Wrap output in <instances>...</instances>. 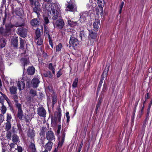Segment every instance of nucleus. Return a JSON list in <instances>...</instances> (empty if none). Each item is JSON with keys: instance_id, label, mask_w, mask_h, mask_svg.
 Here are the masks:
<instances>
[{"instance_id": "55", "label": "nucleus", "mask_w": 152, "mask_h": 152, "mask_svg": "<svg viewBox=\"0 0 152 152\" xmlns=\"http://www.w3.org/2000/svg\"><path fill=\"white\" fill-rule=\"evenodd\" d=\"M18 131V129L17 128H15L14 127H12V132L14 133H16Z\"/></svg>"}, {"instance_id": "27", "label": "nucleus", "mask_w": 152, "mask_h": 152, "mask_svg": "<svg viewBox=\"0 0 152 152\" xmlns=\"http://www.w3.org/2000/svg\"><path fill=\"white\" fill-rule=\"evenodd\" d=\"M36 40H38L37 42V45H40L42 43L43 41V38L41 37H40L39 38H36Z\"/></svg>"}, {"instance_id": "37", "label": "nucleus", "mask_w": 152, "mask_h": 152, "mask_svg": "<svg viewBox=\"0 0 152 152\" xmlns=\"http://www.w3.org/2000/svg\"><path fill=\"white\" fill-rule=\"evenodd\" d=\"M86 35L84 32V31L82 30L80 32V36L81 39L85 37Z\"/></svg>"}, {"instance_id": "22", "label": "nucleus", "mask_w": 152, "mask_h": 152, "mask_svg": "<svg viewBox=\"0 0 152 152\" xmlns=\"http://www.w3.org/2000/svg\"><path fill=\"white\" fill-rule=\"evenodd\" d=\"M28 131L27 132L28 136L31 139L33 138L35 136L33 130L32 129H28Z\"/></svg>"}, {"instance_id": "6", "label": "nucleus", "mask_w": 152, "mask_h": 152, "mask_svg": "<svg viewBox=\"0 0 152 152\" xmlns=\"http://www.w3.org/2000/svg\"><path fill=\"white\" fill-rule=\"evenodd\" d=\"M64 25V23L63 20L61 19L57 20L54 24L55 26L60 29L62 28Z\"/></svg>"}, {"instance_id": "43", "label": "nucleus", "mask_w": 152, "mask_h": 152, "mask_svg": "<svg viewBox=\"0 0 152 152\" xmlns=\"http://www.w3.org/2000/svg\"><path fill=\"white\" fill-rule=\"evenodd\" d=\"M102 100L101 99H100L99 100L98 102L96 105V110H97L99 108V107L100 106V105L102 103Z\"/></svg>"}, {"instance_id": "59", "label": "nucleus", "mask_w": 152, "mask_h": 152, "mask_svg": "<svg viewBox=\"0 0 152 152\" xmlns=\"http://www.w3.org/2000/svg\"><path fill=\"white\" fill-rule=\"evenodd\" d=\"M49 39V42L52 48H53V44L52 42L50 40V39Z\"/></svg>"}, {"instance_id": "25", "label": "nucleus", "mask_w": 152, "mask_h": 152, "mask_svg": "<svg viewBox=\"0 0 152 152\" xmlns=\"http://www.w3.org/2000/svg\"><path fill=\"white\" fill-rule=\"evenodd\" d=\"M56 67L55 65H53L52 63H50L49 64L48 68L50 70L52 71L53 73L55 74V68Z\"/></svg>"}, {"instance_id": "2", "label": "nucleus", "mask_w": 152, "mask_h": 152, "mask_svg": "<svg viewBox=\"0 0 152 152\" xmlns=\"http://www.w3.org/2000/svg\"><path fill=\"white\" fill-rule=\"evenodd\" d=\"M30 5L33 8V11L36 13L39 18L42 10L40 7L39 3L38 0H29Z\"/></svg>"}, {"instance_id": "13", "label": "nucleus", "mask_w": 152, "mask_h": 152, "mask_svg": "<svg viewBox=\"0 0 152 152\" xmlns=\"http://www.w3.org/2000/svg\"><path fill=\"white\" fill-rule=\"evenodd\" d=\"M66 133L65 131H64L62 134V136L61 138H59V142L58 144V146L61 147L64 142V138L65 137Z\"/></svg>"}, {"instance_id": "34", "label": "nucleus", "mask_w": 152, "mask_h": 152, "mask_svg": "<svg viewBox=\"0 0 152 152\" xmlns=\"http://www.w3.org/2000/svg\"><path fill=\"white\" fill-rule=\"evenodd\" d=\"M11 127V125L10 122H7L6 123L5 129L6 131H8L10 129Z\"/></svg>"}, {"instance_id": "12", "label": "nucleus", "mask_w": 152, "mask_h": 152, "mask_svg": "<svg viewBox=\"0 0 152 152\" xmlns=\"http://www.w3.org/2000/svg\"><path fill=\"white\" fill-rule=\"evenodd\" d=\"M53 143L51 141H49L44 146L45 150L50 151L52 147Z\"/></svg>"}, {"instance_id": "26", "label": "nucleus", "mask_w": 152, "mask_h": 152, "mask_svg": "<svg viewBox=\"0 0 152 152\" xmlns=\"http://www.w3.org/2000/svg\"><path fill=\"white\" fill-rule=\"evenodd\" d=\"M6 44V41L4 39H0V48L5 47Z\"/></svg>"}, {"instance_id": "35", "label": "nucleus", "mask_w": 152, "mask_h": 152, "mask_svg": "<svg viewBox=\"0 0 152 152\" xmlns=\"http://www.w3.org/2000/svg\"><path fill=\"white\" fill-rule=\"evenodd\" d=\"M78 81V79L77 78H76L73 81V83L72 85V86L73 88H76L77 87Z\"/></svg>"}, {"instance_id": "53", "label": "nucleus", "mask_w": 152, "mask_h": 152, "mask_svg": "<svg viewBox=\"0 0 152 152\" xmlns=\"http://www.w3.org/2000/svg\"><path fill=\"white\" fill-rule=\"evenodd\" d=\"M83 142L82 141L81 142V143L80 144V145L79 148L77 152H80V151L81 150L82 147V145H83Z\"/></svg>"}, {"instance_id": "33", "label": "nucleus", "mask_w": 152, "mask_h": 152, "mask_svg": "<svg viewBox=\"0 0 152 152\" xmlns=\"http://www.w3.org/2000/svg\"><path fill=\"white\" fill-rule=\"evenodd\" d=\"M62 47V45L61 43H59L58 45H56V52L60 51Z\"/></svg>"}, {"instance_id": "52", "label": "nucleus", "mask_w": 152, "mask_h": 152, "mask_svg": "<svg viewBox=\"0 0 152 152\" xmlns=\"http://www.w3.org/2000/svg\"><path fill=\"white\" fill-rule=\"evenodd\" d=\"M4 120V116L3 115L0 114V124L2 123Z\"/></svg>"}, {"instance_id": "49", "label": "nucleus", "mask_w": 152, "mask_h": 152, "mask_svg": "<svg viewBox=\"0 0 152 152\" xmlns=\"http://www.w3.org/2000/svg\"><path fill=\"white\" fill-rule=\"evenodd\" d=\"M66 116L67 118V122L68 123L69 121L70 117L69 115V113L67 112L66 113Z\"/></svg>"}, {"instance_id": "21", "label": "nucleus", "mask_w": 152, "mask_h": 152, "mask_svg": "<svg viewBox=\"0 0 152 152\" xmlns=\"http://www.w3.org/2000/svg\"><path fill=\"white\" fill-rule=\"evenodd\" d=\"M17 88L16 86H12L10 88V91L11 94H15L17 93Z\"/></svg>"}, {"instance_id": "16", "label": "nucleus", "mask_w": 152, "mask_h": 152, "mask_svg": "<svg viewBox=\"0 0 152 152\" xmlns=\"http://www.w3.org/2000/svg\"><path fill=\"white\" fill-rule=\"evenodd\" d=\"M17 86L19 90L21 91L25 87V83L23 81H18L17 83Z\"/></svg>"}, {"instance_id": "23", "label": "nucleus", "mask_w": 152, "mask_h": 152, "mask_svg": "<svg viewBox=\"0 0 152 152\" xmlns=\"http://www.w3.org/2000/svg\"><path fill=\"white\" fill-rule=\"evenodd\" d=\"M21 61L22 64L24 66L28 64L29 63L28 59V58H22L21 59Z\"/></svg>"}, {"instance_id": "19", "label": "nucleus", "mask_w": 152, "mask_h": 152, "mask_svg": "<svg viewBox=\"0 0 152 152\" xmlns=\"http://www.w3.org/2000/svg\"><path fill=\"white\" fill-rule=\"evenodd\" d=\"M35 71V69L33 66H30L27 69V73L30 75H32L34 73Z\"/></svg>"}, {"instance_id": "24", "label": "nucleus", "mask_w": 152, "mask_h": 152, "mask_svg": "<svg viewBox=\"0 0 152 152\" xmlns=\"http://www.w3.org/2000/svg\"><path fill=\"white\" fill-rule=\"evenodd\" d=\"M28 149L31 152H35L36 148L34 144L31 143L29 146Z\"/></svg>"}, {"instance_id": "8", "label": "nucleus", "mask_w": 152, "mask_h": 152, "mask_svg": "<svg viewBox=\"0 0 152 152\" xmlns=\"http://www.w3.org/2000/svg\"><path fill=\"white\" fill-rule=\"evenodd\" d=\"M69 43L72 47L77 46L79 44V41L78 40L74 37H71Z\"/></svg>"}, {"instance_id": "5", "label": "nucleus", "mask_w": 152, "mask_h": 152, "mask_svg": "<svg viewBox=\"0 0 152 152\" xmlns=\"http://www.w3.org/2000/svg\"><path fill=\"white\" fill-rule=\"evenodd\" d=\"M18 33L22 37L24 38L27 34V30L26 28L20 27L18 28Z\"/></svg>"}, {"instance_id": "29", "label": "nucleus", "mask_w": 152, "mask_h": 152, "mask_svg": "<svg viewBox=\"0 0 152 152\" xmlns=\"http://www.w3.org/2000/svg\"><path fill=\"white\" fill-rule=\"evenodd\" d=\"M15 105L16 107L18 109V110H22L21 104L18 103V101L17 100H15Z\"/></svg>"}, {"instance_id": "39", "label": "nucleus", "mask_w": 152, "mask_h": 152, "mask_svg": "<svg viewBox=\"0 0 152 152\" xmlns=\"http://www.w3.org/2000/svg\"><path fill=\"white\" fill-rule=\"evenodd\" d=\"M61 112L60 110H58V114L57 115V118L58 121H60L61 118Z\"/></svg>"}, {"instance_id": "57", "label": "nucleus", "mask_w": 152, "mask_h": 152, "mask_svg": "<svg viewBox=\"0 0 152 152\" xmlns=\"http://www.w3.org/2000/svg\"><path fill=\"white\" fill-rule=\"evenodd\" d=\"M68 24L69 25H70L71 26H72L73 25V22H72L71 20H68Z\"/></svg>"}, {"instance_id": "41", "label": "nucleus", "mask_w": 152, "mask_h": 152, "mask_svg": "<svg viewBox=\"0 0 152 152\" xmlns=\"http://www.w3.org/2000/svg\"><path fill=\"white\" fill-rule=\"evenodd\" d=\"M103 0H99L98 3L99 7H102L103 6V3L102 2Z\"/></svg>"}, {"instance_id": "62", "label": "nucleus", "mask_w": 152, "mask_h": 152, "mask_svg": "<svg viewBox=\"0 0 152 152\" xmlns=\"http://www.w3.org/2000/svg\"><path fill=\"white\" fill-rule=\"evenodd\" d=\"M2 144L3 145V147H6V146H7L8 145V144L7 143H6L4 145L3 143L2 142Z\"/></svg>"}, {"instance_id": "51", "label": "nucleus", "mask_w": 152, "mask_h": 152, "mask_svg": "<svg viewBox=\"0 0 152 152\" xmlns=\"http://www.w3.org/2000/svg\"><path fill=\"white\" fill-rule=\"evenodd\" d=\"M149 98V93H147L145 95V101H144V102H143V104H145L147 99H148Z\"/></svg>"}, {"instance_id": "32", "label": "nucleus", "mask_w": 152, "mask_h": 152, "mask_svg": "<svg viewBox=\"0 0 152 152\" xmlns=\"http://www.w3.org/2000/svg\"><path fill=\"white\" fill-rule=\"evenodd\" d=\"M20 49H23L25 43L24 41L21 38H20Z\"/></svg>"}, {"instance_id": "46", "label": "nucleus", "mask_w": 152, "mask_h": 152, "mask_svg": "<svg viewBox=\"0 0 152 152\" xmlns=\"http://www.w3.org/2000/svg\"><path fill=\"white\" fill-rule=\"evenodd\" d=\"M6 111V107L3 106L1 108V112L3 114H4L5 113Z\"/></svg>"}, {"instance_id": "1", "label": "nucleus", "mask_w": 152, "mask_h": 152, "mask_svg": "<svg viewBox=\"0 0 152 152\" xmlns=\"http://www.w3.org/2000/svg\"><path fill=\"white\" fill-rule=\"evenodd\" d=\"M52 0H44L46 2H50L48 3L45 6L46 10L53 16V20H56L58 17V13L57 11L54 9V7L52 5L51 3Z\"/></svg>"}, {"instance_id": "31", "label": "nucleus", "mask_w": 152, "mask_h": 152, "mask_svg": "<svg viewBox=\"0 0 152 152\" xmlns=\"http://www.w3.org/2000/svg\"><path fill=\"white\" fill-rule=\"evenodd\" d=\"M23 115L22 110L18 111V117L20 119H22Z\"/></svg>"}, {"instance_id": "54", "label": "nucleus", "mask_w": 152, "mask_h": 152, "mask_svg": "<svg viewBox=\"0 0 152 152\" xmlns=\"http://www.w3.org/2000/svg\"><path fill=\"white\" fill-rule=\"evenodd\" d=\"M15 146V143H12L10 144V148L11 149L13 148H14Z\"/></svg>"}, {"instance_id": "15", "label": "nucleus", "mask_w": 152, "mask_h": 152, "mask_svg": "<svg viewBox=\"0 0 152 152\" xmlns=\"http://www.w3.org/2000/svg\"><path fill=\"white\" fill-rule=\"evenodd\" d=\"M11 43L14 47L17 48L18 46V37L15 36L12 37L11 39Z\"/></svg>"}, {"instance_id": "17", "label": "nucleus", "mask_w": 152, "mask_h": 152, "mask_svg": "<svg viewBox=\"0 0 152 152\" xmlns=\"http://www.w3.org/2000/svg\"><path fill=\"white\" fill-rule=\"evenodd\" d=\"M50 92L52 93L51 94V96L52 98V103L53 104H54L57 102V96L53 90H50Z\"/></svg>"}, {"instance_id": "10", "label": "nucleus", "mask_w": 152, "mask_h": 152, "mask_svg": "<svg viewBox=\"0 0 152 152\" xmlns=\"http://www.w3.org/2000/svg\"><path fill=\"white\" fill-rule=\"evenodd\" d=\"M88 17V14L87 12H85L83 13L80 16V18L79 20L81 23L84 22L86 21L87 20V17Z\"/></svg>"}, {"instance_id": "38", "label": "nucleus", "mask_w": 152, "mask_h": 152, "mask_svg": "<svg viewBox=\"0 0 152 152\" xmlns=\"http://www.w3.org/2000/svg\"><path fill=\"white\" fill-rule=\"evenodd\" d=\"M12 116L11 114L8 113L7 114V122H10V121L12 118Z\"/></svg>"}, {"instance_id": "45", "label": "nucleus", "mask_w": 152, "mask_h": 152, "mask_svg": "<svg viewBox=\"0 0 152 152\" xmlns=\"http://www.w3.org/2000/svg\"><path fill=\"white\" fill-rule=\"evenodd\" d=\"M61 128V126L60 125H58L57 127V135H58L60 133Z\"/></svg>"}, {"instance_id": "40", "label": "nucleus", "mask_w": 152, "mask_h": 152, "mask_svg": "<svg viewBox=\"0 0 152 152\" xmlns=\"http://www.w3.org/2000/svg\"><path fill=\"white\" fill-rule=\"evenodd\" d=\"M22 11L21 9H19L16 11V14L19 16L22 14Z\"/></svg>"}, {"instance_id": "47", "label": "nucleus", "mask_w": 152, "mask_h": 152, "mask_svg": "<svg viewBox=\"0 0 152 152\" xmlns=\"http://www.w3.org/2000/svg\"><path fill=\"white\" fill-rule=\"evenodd\" d=\"M11 134V133L10 132H7L6 133V137L7 139H10Z\"/></svg>"}, {"instance_id": "50", "label": "nucleus", "mask_w": 152, "mask_h": 152, "mask_svg": "<svg viewBox=\"0 0 152 152\" xmlns=\"http://www.w3.org/2000/svg\"><path fill=\"white\" fill-rule=\"evenodd\" d=\"M108 72V70L107 69L106 70V69H105L103 72L102 76H103V75H105V76L106 77Z\"/></svg>"}, {"instance_id": "60", "label": "nucleus", "mask_w": 152, "mask_h": 152, "mask_svg": "<svg viewBox=\"0 0 152 152\" xmlns=\"http://www.w3.org/2000/svg\"><path fill=\"white\" fill-rule=\"evenodd\" d=\"M13 98L15 100H15H17V99L18 98L17 96L16 95V94H14V96H13Z\"/></svg>"}, {"instance_id": "64", "label": "nucleus", "mask_w": 152, "mask_h": 152, "mask_svg": "<svg viewBox=\"0 0 152 152\" xmlns=\"http://www.w3.org/2000/svg\"><path fill=\"white\" fill-rule=\"evenodd\" d=\"M106 87L105 86H104V87H103V89H102V91H105V90H106Z\"/></svg>"}, {"instance_id": "4", "label": "nucleus", "mask_w": 152, "mask_h": 152, "mask_svg": "<svg viewBox=\"0 0 152 152\" xmlns=\"http://www.w3.org/2000/svg\"><path fill=\"white\" fill-rule=\"evenodd\" d=\"M46 138L49 141L55 140V137L53 132L52 131H48L46 134Z\"/></svg>"}, {"instance_id": "44", "label": "nucleus", "mask_w": 152, "mask_h": 152, "mask_svg": "<svg viewBox=\"0 0 152 152\" xmlns=\"http://www.w3.org/2000/svg\"><path fill=\"white\" fill-rule=\"evenodd\" d=\"M16 150H17L18 152H22L23 148L17 145V148Z\"/></svg>"}, {"instance_id": "14", "label": "nucleus", "mask_w": 152, "mask_h": 152, "mask_svg": "<svg viewBox=\"0 0 152 152\" xmlns=\"http://www.w3.org/2000/svg\"><path fill=\"white\" fill-rule=\"evenodd\" d=\"M12 140L16 144H17L20 142L19 138L16 134H14L12 136Z\"/></svg>"}, {"instance_id": "9", "label": "nucleus", "mask_w": 152, "mask_h": 152, "mask_svg": "<svg viewBox=\"0 0 152 152\" xmlns=\"http://www.w3.org/2000/svg\"><path fill=\"white\" fill-rule=\"evenodd\" d=\"M89 39L90 40L91 39H95L96 37V34L95 32H94L92 30H89Z\"/></svg>"}, {"instance_id": "56", "label": "nucleus", "mask_w": 152, "mask_h": 152, "mask_svg": "<svg viewBox=\"0 0 152 152\" xmlns=\"http://www.w3.org/2000/svg\"><path fill=\"white\" fill-rule=\"evenodd\" d=\"M102 79L101 80L99 83V85H98V88H100L102 86V83H103V80L102 79Z\"/></svg>"}, {"instance_id": "58", "label": "nucleus", "mask_w": 152, "mask_h": 152, "mask_svg": "<svg viewBox=\"0 0 152 152\" xmlns=\"http://www.w3.org/2000/svg\"><path fill=\"white\" fill-rule=\"evenodd\" d=\"M61 74H62V73L60 70L57 73V77H59Z\"/></svg>"}, {"instance_id": "63", "label": "nucleus", "mask_w": 152, "mask_h": 152, "mask_svg": "<svg viewBox=\"0 0 152 152\" xmlns=\"http://www.w3.org/2000/svg\"><path fill=\"white\" fill-rule=\"evenodd\" d=\"M152 104V100L150 101L149 104V107L150 108Z\"/></svg>"}, {"instance_id": "28", "label": "nucleus", "mask_w": 152, "mask_h": 152, "mask_svg": "<svg viewBox=\"0 0 152 152\" xmlns=\"http://www.w3.org/2000/svg\"><path fill=\"white\" fill-rule=\"evenodd\" d=\"M44 34L46 37H48L49 39L50 38V36L49 33L48 29L47 28L45 27L44 28Z\"/></svg>"}, {"instance_id": "18", "label": "nucleus", "mask_w": 152, "mask_h": 152, "mask_svg": "<svg viewBox=\"0 0 152 152\" xmlns=\"http://www.w3.org/2000/svg\"><path fill=\"white\" fill-rule=\"evenodd\" d=\"M100 25V21L99 19H95L93 27L95 30H98Z\"/></svg>"}, {"instance_id": "61", "label": "nucleus", "mask_w": 152, "mask_h": 152, "mask_svg": "<svg viewBox=\"0 0 152 152\" xmlns=\"http://www.w3.org/2000/svg\"><path fill=\"white\" fill-rule=\"evenodd\" d=\"M26 81L27 82L26 85L28 84V86H29L30 83V80L28 79L27 80H26Z\"/></svg>"}, {"instance_id": "20", "label": "nucleus", "mask_w": 152, "mask_h": 152, "mask_svg": "<svg viewBox=\"0 0 152 152\" xmlns=\"http://www.w3.org/2000/svg\"><path fill=\"white\" fill-rule=\"evenodd\" d=\"M31 25L33 26H36L39 25L40 23L37 19L34 18L30 22Z\"/></svg>"}, {"instance_id": "36", "label": "nucleus", "mask_w": 152, "mask_h": 152, "mask_svg": "<svg viewBox=\"0 0 152 152\" xmlns=\"http://www.w3.org/2000/svg\"><path fill=\"white\" fill-rule=\"evenodd\" d=\"M29 93L33 96H37L36 91L33 89H31Z\"/></svg>"}, {"instance_id": "7", "label": "nucleus", "mask_w": 152, "mask_h": 152, "mask_svg": "<svg viewBox=\"0 0 152 152\" xmlns=\"http://www.w3.org/2000/svg\"><path fill=\"white\" fill-rule=\"evenodd\" d=\"M37 114L40 116L45 117L46 112L43 107H39L37 110Z\"/></svg>"}, {"instance_id": "48", "label": "nucleus", "mask_w": 152, "mask_h": 152, "mask_svg": "<svg viewBox=\"0 0 152 152\" xmlns=\"http://www.w3.org/2000/svg\"><path fill=\"white\" fill-rule=\"evenodd\" d=\"M44 20L45 21V23L47 24L49 22V20L48 18L47 17H44Z\"/></svg>"}, {"instance_id": "42", "label": "nucleus", "mask_w": 152, "mask_h": 152, "mask_svg": "<svg viewBox=\"0 0 152 152\" xmlns=\"http://www.w3.org/2000/svg\"><path fill=\"white\" fill-rule=\"evenodd\" d=\"M124 4V2L123 1L122 2L120 6V10L119 12L120 14L121 13V12L122 9L123 7Z\"/></svg>"}, {"instance_id": "3", "label": "nucleus", "mask_w": 152, "mask_h": 152, "mask_svg": "<svg viewBox=\"0 0 152 152\" xmlns=\"http://www.w3.org/2000/svg\"><path fill=\"white\" fill-rule=\"evenodd\" d=\"M66 6V11H73L75 10L77 8L75 4L73 3H72L71 0L68 4H67Z\"/></svg>"}, {"instance_id": "30", "label": "nucleus", "mask_w": 152, "mask_h": 152, "mask_svg": "<svg viewBox=\"0 0 152 152\" xmlns=\"http://www.w3.org/2000/svg\"><path fill=\"white\" fill-rule=\"evenodd\" d=\"M36 38H39L41 37V33L40 29L37 28L35 31Z\"/></svg>"}, {"instance_id": "11", "label": "nucleus", "mask_w": 152, "mask_h": 152, "mask_svg": "<svg viewBox=\"0 0 152 152\" xmlns=\"http://www.w3.org/2000/svg\"><path fill=\"white\" fill-rule=\"evenodd\" d=\"M39 83V80L37 78H34L31 81L32 86L34 88H37Z\"/></svg>"}]
</instances>
